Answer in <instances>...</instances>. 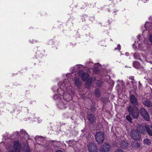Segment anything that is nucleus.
Instances as JSON below:
<instances>
[{"label":"nucleus","instance_id":"1","mask_svg":"<svg viewBox=\"0 0 152 152\" xmlns=\"http://www.w3.org/2000/svg\"><path fill=\"white\" fill-rule=\"evenodd\" d=\"M128 110L129 114L133 117L135 118H137L139 116V112L138 108L134 106L132 107L131 106H129Z\"/></svg>","mask_w":152,"mask_h":152},{"label":"nucleus","instance_id":"2","mask_svg":"<svg viewBox=\"0 0 152 152\" xmlns=\"http://www.w3.org/2000/svg\"><path fill=\"white\" fill-rule=\"evenodd\" d=\"M95 139L98 143H102L104 139V134L101 132H96L95 135Z\"/></svg>","mask_w":152,"mask_h":152},{"label":"nucleus","instance_id":"3","mask_svg":"<svg viewBox=\"0 0 152 152\" xmlns=\"http://www.w3.org/2000/svg\"><path fill=\"white\" fill-rule=\"evenodd\" d=\"M140 113L142 116L147 121L150 120L149 115L147 111L144 108H141L140 109Z\"/></svg>","mask_w":152,"mask_h":152},{"label":"nucleus","instance_id":"4","mask_svg":"<svg viewBox=\"0 0 152 152\" xmlns=\"http://www.w3.org/2000/svg\"><path fill=\"white\" fill-rule=\"evenodd\" d=\"M132 138L135 140H139L141 137L140 133L137 130H132L131 132Z\"/></svg>","mask_w":152,"mask_h":152},{"label":"nucleus","instance_id":"5","mask_svg":"<svg viewBox=\"0 0 152 152\" xmlns=\"http://www.w3.org/2000/svg\"><path fill=\"white\" fill-rule=\"evenodd\" d=\"M21 146L19 142L18 141H16L14 142V150H11L9 151V152H20V148Z\"/></svg>","mask_w":152,"mask_h":152},{"label":"nucleus","instance_id":"6","mask_svg":"<svg viewBox=\"0 0 152 152\" xmlns=\"http://www.w3.org/2000/svg\"><path fill=\"white\" fill-rule=\"evenodd\" d=\"M88 149L90 152H97L98 151L96 145L93 143L89 144Z\"/></svg>","mask_w":152,"mask_h":152},{"label":"nucleus","instance_id":"7","mask_svg":"<svg viewBox=\"0 0 152 152\" xmlns=\"http://www.w3.org/2000/svg\"><path fill=\"white\" fill-rule=\"evenodd\" d=\"M110 146L107 143L104 144L99 149L100 152H108L110 151Z\"/></svg>","mask_w":152,"mask_h":152},{"label":"nucleus","instance_id":"8","mask_svg":"<svg viewBox=\"0 0 152 152\" xmlns=\"http://www.w3.org/2000/svg\"><path fill=\"white\" fill-rule=\"evenodd\" d=\"M78 75L81 76L82 80L85 81L88 77V74L86 73L83 72L82 71H80L78 73Z\"/></svg>","mask_w":152,"mask_h":152},{"label":"nucleus","instance_id":"9","mask_svg":"<svg viewBox=\"0 0 152 152\" xmlns=\"http://www.w3.org/2000/svg\"><path fill=\"white\" fill-rule=\"evenodd\" d=\"M130 98V102L134 106L138 105L137 99L134 95L133 94L131 95Z\"/></svg>","mask_w":152,"mask_h":152},{"label":"nucleus","instance_id":"10","mask_svg":"<svg viewBox=\"0 0 152 152\" xmlns=\"http://www.w3.org/2000/svg\"><path fill=\"white\" fill-rule=\"evenodd\" d=\"M128 145V142L126 140H123L120 143L121 147L123 149L126 148Z\"/></svg>","mask_w":152,"mask_h":152},{"label":"nucleus","instance_id":"11","mask_svg":"<svg viewBox=\"0 0 152 152\" xmlns=\"http://www.w3.org/2000/svg\"><path fill=\"white\" fill-rule=\"evenodd\" d=\"M87 118L88 120L91 123H93L95 121V118L92 114L88 115Z\"/></svg>","mask_w":152,"mask_h":152},{"label":"nucleus","instance_id":"12","mask_svg":"<svg viewBox=\"0 0 152 152\" xmlns=\"http://www.w3.org/2000/svg\"><path fill=\"white\" fill-rule=\"evenodd\" d=\"M131 146L133 148H136L140 147V144L137 141H133L131 142Z\"/></svg>","mask_w":152,"mask_h":152},{"label":"nucleus","instance_id":"13","mask_svg":"<svg viewBox=\"0 0 152 152\" xmlns=\"http://www.w3.org/2000/svg\"><path fill=\"white\" fill-rule=\"evenodd\" d=\"M92 81V78L90 77L89 78V79L87 80L86 82V86L87 87H90V86L91 84Z\"/></svg>","mask_w":152,"mask_h":152},{"label":"nucleus","instance_id":"14","mask_svg":"<svg viewBox=\"0 0 152 152\" xmlns=\"http://www.w3.org/2000/svg\"><path fill=\"white\" fill-rule=\"evenodd\" d=\"M71 97L70 95L68 94L67 95L66 94H64L63 96L64 99H65L66 101H68L69 99H71Z\"/></svg>","mask_w":152,"mask_h":152},{"label":"nucleus","instance_id":"15","mask_svg":"<svg viewBox=\"0 0 152 152\" xmlns=\"http://www.w3.org/2000/svg\"><path fill=\"white\" fill-rule=\"evenodd\" d=\"M75 84L77 86H80L81 84V83L79 80V79L77 77H75Z\"/></svg>","mask_w":152,"mask_h":152},{"label":"nucleus","instance_id":"16","mask_svg":"<svg viewBox=\"0 0 152 152\" xmlns=\"http://www.w3.org/2000/svg\"><path fill=\"white\" fill-rule=\"evenodd\" d=\"M20 133L22 134V136L25 137H28V135L26 132L23 130H21Z\"/></svg>","mask_w":152,"mask_h":152},{"label":"nucleus","instance_id":"17","mask_svg":"<svg viewBox=\"0 0 152 152\" xmlns=\"http://www.w3.org/2000/svg\"><path fill=\"white\" fill-rule=\"evenodd\" d=\"M134 67L136 68H139L140 66V64L137 61H135L133 63Z\"/></svg>","mask_w":152,"mask_h":152},{"label":"nucleus","instance_id":"18","mask_svg":"<svg viewBox=\"0 0 152 152\" xmlns=\"http://www.w3.org/2000/svg\"><path fill=\"white\" fill-rule=\"evenodd\" d=\"M58 107L61 109H65L66 107V106L62 103H60L58 104Z\"/></svg>","mask_w":152,"mask_h":152},{"label":"nucleus","instance_id":"19","mask_svg":"<svg viewBox=\"0 0 152 152\" xmlns=\"http://www.w3.org/2000/svg\"><path fill=\"white\" fill-rule=\"evenodd\" d=\"M143 104L145 105L148 107H150L151 105L150 102L148 100L145 101L144 102Z\"/></svg>","mask_w":152,"mask_h":152},{"label":"nucleus","instance_id":"20","mask_svg":"<svg viewBox=\"0 0 152 152\" xmlns=\"http://www.w3.org/2000/svg\"><path fill=\"white\" fill-rule=\"evenodd\" d=\"M144 143L147 145H149L151 141L149 139H145L143 140Z\"/></svg>","mask_w":152,"mask_h":152},{"label":"nucleus","instance_id":"21","mask_svg":"<svg viewBox=\"0 0 152 152\" xmlns=\"http://www.w3.org/2000/svg\"><path fill=\"white\" fill-rule=\"evenodd\" d=\"M146 130L148 133L150 135L152 136V131L150 129L149 127H147Z\"/></svg>","mask_w":152,"mask_h":152},{"label":"nucleus","instance_id":"22","mask_svg":"<svg viewBox=\"0 0 152 152\" xmlns=\"http://www.w3.org/2000/svg\"><path fill=\"white\" fill-rule=\"evenodd\" d=\"M68 85H65V83H64L62 84L61 86H60L61 88L62 89L64 90H65V88L67 87Z\"/></svg>","mask_w":152,"mask_h":152},{"label":"nucleus","instance_id":"23","mask_svg":"<svg viewBox=\"0 0 152 152\" xmlns=\"http://www.w3.org/2000/svg\"><path fill=\"white\" fill-rule=\"evenodd\" d=\"M95 94L97 96H99L100 94L99 90L98 89H96L95 91Z\"/></svg>","mask_w":152,"mask_h":152},{"label":"nucleus","instance_id":"24","mask_svg":"<svg viewBox=\"0 0 152 152\" xmlns=\"http://www.w3.org/2000/svg\"><path fill=\"white\" fill-rule=\"evenodd\" d=\"M126 119L128 121L132 122V119L131 117L129 115H127L126 117Z\"/></svg>","mask_w":152,"mask_h":152},{"label":"nucleus","instance_id":"25","mask_svg":"<svg viewBox=\"0 0 152 152\" xmlns=\"http://www.w3.org/2000/svg\"><path fill=\"white\" fill-rule=\"evenodd\" d=\"M115 152H124L123 151L121 150L120 149H118L115 151Z\"/></svg>","mask_w":152,"mask_h":152},{"label":"nucleus","instance_id":"26","mask_svg":"<svg viewBox=\"0 0 152 152\" xmlns=\"http://www.w3.org/2000/svg\"><path fill=\"white\" fill-rule=\"evenodd\" d=\"M149 40L150 42L152 43V35L150 36Z\"/></svg>","mask_w":152,"mask_h":152},{"label":"nucleus","instance_id":"27","mask_svg":"<svg viewBox=\"0 0 152 152\" xmlns=\"http://www.w3.org/2000/svg\"><path fill=\"white\" fill-rule=\"evenodd\" d=\"M75 145H76V142H74V143H73V144L72 145H70V146H72V147H73V148H74L75 149L74 147H75Z\"/></svg>","mask_w":152,"mask_h":152},{"label":"nucleus","instance_id":"28","mask_svg":"<svg viewBox=\"0 0 152 152\" xmlns=\"http://www.w3.org/2000/svg\"><path fill=\"white\" fill-rule=\"evenodd\" d=\"M117 49L119 50H120L121 49V46L120 45H118L117 46Z\"/></svg>","mask_w":152,"mask_h":152},{"label":"nucleus","instance_id":"29","mask_svg":"<svg viewBox=\"0 0 152 152\" xmlns=\"http://www.w3.org/2000/svg\"><path fill=\"white\" fill-rule=\"evenodd\" d=\"M56 152H63L61 150H58L56 151Z\"/></svg>","mask_w":152,"mask_h":152},{"label":"nucleus","instance_id":"30","mask_svg":"<svg viewBox=\"0 0 152 152\" xmlns=\"http://www.w3.org/2000/svg\"><path fill=\"white\" fill-rule=\"evenodd\" d=\"M26 152H30L29 150H28Z\"/></svg>","mask_w":152,"mask_h":152},{"label":"nucleus","instance_id":"31","mask_svg":"<svg viewBox=\"0 0 152 152\" xmlns=\"http://www.w3.org/2000/svg\"><path fill=\"white\" fill-rule=\"evenodd\" d=\"M135 45H136V43H135L134 44H133V45L134 46Z\"/></svg>","mask_w":152,"mask_h":152}]
</instances>
